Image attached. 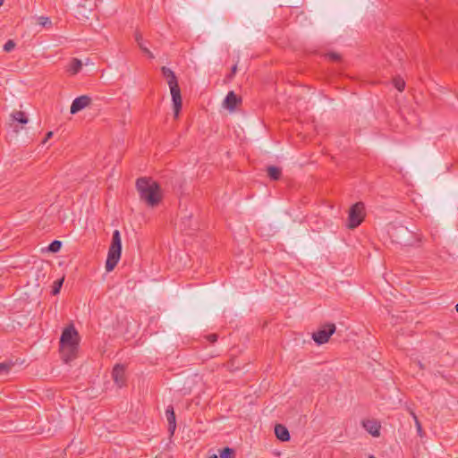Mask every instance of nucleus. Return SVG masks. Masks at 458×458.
<instances>
[{"mask_svg":"<svg viewBox=\"0 0 458 458\" xmlns=\"http://www.w3.org/2000/svg\"><path fill=\"white\" fill-rule=\"evenodd\" d=\"M112 378L118 387L121 388L125 386V367L122 364H116L112 370Z\"/></svg>","mask_w":458,"mask_h":458,"instance_id":"6e6552de","label":"nucleus"},{"mask_svg":"<svg viewBox=\"0 0 458 458\" xmlns=\"http://www.w3.org/2000/svg\"><path fill=\"white\" fill-rule=\"evenodd\" d=\"M15 46H16L15 42L13 39H9L5 42L3 48H4V51L9 53L14 49Z\"/></svg>","mask_w":458,"mask_h":458,"instance_id":"a878e982","label":"nucleus"},{"mask_svg":"<svg viewBox=\"0 0 458 458\" xmlns=\"http://www.w3.org/2000/svg\"><path fill=\"white\" fill-rule=\"evenodd\" d=\"M37 20H38V24L41 25L42 27L48 28V27H51V25H52V22L48 17L39 16V17H38Z\"/></svg>","mask_w":458,"mask_h":458,"instance_id":"5701e85b","label":"nucleus"},{"mask_svg":"<svg viewBox=\"0 0 458 458\" xmlns=\"http://www.w3.org/2000/svg\"><path fill=\"white\" fill-rule=\"evenodd\" d=\"M53 136V131H48L47 134H46V137L44 139V140L42 141V143H46L51 137Z\"/></svg>","mask_w":458,"mask_h":458,"instance_id":"7c9ffc66","label":"nucleus"},{"mask_svg":"<svg viewBox=\"0 0 458 458\" xmlns=\"http://www.w3.org/2000/svg\"><path fill=\"white\" fill-rule=\"evenodd\" d=\"M275 434H276V437L283 442L289 441L291 438L289 430L287 429V428L285 426H284L282 424L276 425Z\"/></svg>","mask_w":458,"mask_h":458,"instance_id":"f8f14e48","label":"nucleus"},{"mask_svg":"<svg viewBox=\"0 0 458 458\" xmlns=\"http://www.w3.org/2000/svg\"><path fill=\"white\" fill-rule=\"evenodd\" d=\"M85 3H87L86 0H84ZM89 7V4H79L77 8L80 9V8H88Z\"/></svg>","mask_w":458,"mask_h":458,"instance_id":"2f4dec72","label":"nucleus"},{"mask_svg":"<svg viewBox=\"0 0 458 458\" xmlns=\"http://www.w3.org/2000/svg\"><path fill=\"white\" fill-rule=\"evenodd\" d=\"M64 278L62 277L60 279H57L54 282V284L52 286V291H51V293L53 295H57L60 291H61V288L63 286V284H64Z\"/></svg>","mask_w":458,"mask_h":458,"instance_id":"4be33fe9","label":"nucleus"},{"mask_svg":"<svg viewBox=\"0 0 458 458\" xmlns=\"http://www.w3.org/2000/svg\"><path fill=\"white\" fill-rule=\"evenodd\" d=\"M79 343V333L74 326L71 324L63 330L60 337V346L66 363L75 357Z\"/></svg>","mask_w":458,"mask_h":458,"instance_id":"f03ea898","label":"nucleus"},{"mask_svg":"<svg viewBox=\"0 0 458 458\" xmlns=\"http://www.w3.org/2000/svg\"><path fill=\"white\" fill-rule=\"evenodd\" d=\"M335 332V324H327L312 333V339L318 345L324 344L328 342L330 336Z\"/></svg>","mask_w":458,"mask_h":458,"instance_id":"423d86ee","label":"nucleus"},{"mask_svg":"<svg viewBox=\"0 0 458 458\" xmlns=\"http://www.w3.org/2000/svg\"><path fill=\"white\" fill-rule=\"evenodd\" d=\"M365 206L362 202H357L350 208L347 226L350 229L358 227L365 217Z\"/></svg>","mask_w":458,"mask_h":458,"instance_id":"39448f33","label":"nucleus"},{"mask_svg":"<svg viewBox=\"0 0 458 458\" xmlns=\"http://www.w3.org/2000/svg\"><path fill=\"white\" fill-rule=\"evenodd\" d=\"M136 188L140 193V199L148 206L156 207L161 200L159 184L145 177L139 178L136 182Z\"/></svg>","mask_w":458,"mask_h":458,"instance_id":"f257e3e1","label":"nucleus"},{"mask_svg":"<svg viewBox=\"0 0 458 458\" xmlns=\"http://www.w3.org/2000/svg\"><path fill=\"white\" fill-rule=\"evenodd\" d=\"M122 254V240L119 230H114L112 235L111 244L108 249L107 259L106 261V272H111L114 269L117 263L121 259Z\"/></svg>","mask_w":458,"mask_h":458,"instance_id":"7ed1b4c3","label":"nucleus"},{"mask_svg":"<svg viewBox=\"0 0 458 458\" xmlns=\"http://www.w3.org/2000/svg\"><path fill=\"white\" fill-rule=\"evenodd\" d=\"M81 67H82L81 61L77 58H73L71 62L70 72L72 74H76L81 71Z\"/></svg>","mask_w":458,"mask_h":458,"instance_id":"a211bd4d","label":"nucleus"},{"mask_svg":"<svg viewBox=\"0 0 458 458\" xmlns=\"http://www.w3.org/2000/svg\"><path fill=\"white\" fill-rule=\"evenodd\" d=\"M220 458H235V451L231 447H225L220 450Z\"/></svg>","mask_w":458,"mask_h":458,"instance_id":"aec40b11","label":"nucleus"},{"mask_svg":"<svg viewBox=\"0 0 458 458\" xmlns=\"http://www.w3.org/2000/svg\"><path fill=\"white\" fill-rule=\"evenodd\" d=\"M267 174L269 178L273 181H277L280 179L282 174V170L280 167L275 165H269L267 168Z\"/></svg>","mask_w":458,"mask_h":458,"instance_id":"2eb2a0df","label":"nucleus"},{"mask_svg":"<svg viewBox=\"0 0 458 458\" xmlns=\"http://www.w3.org/2000/svg\"><path fill=\"white\" fill-rule=\"evenodd\" d=\"M135 40L139 46V47L145 53L147 54L150 58H154V55L153 54L149 51V49L144 45L143 43V38H142V36L141 34H140L139 32H136L135 34Z\"/></svg>","mask_w":458,"mask_h":458,"instance_id":"dca6fc26","label":"nucleus"},{"mask_svg":"<svg viewBox=\"0 0 458 458\" xmlns=\"http://www.w3.org/2000/svg\"><path fill=\"white\" fill-rule=\"evenodd\" d=\"M208 458H218L216 454H213L211 456H209Z\"/></svg>","mask_w":458,"mask_h":458,"instance_id":"72a5a7b5","label":"nucleus"},{"mask_svg":"<svg viewBox=\"0 0 458 458\" xmlns=\"http://www.w3.org/2000/svg\"><path fill=\"white\" fill-rule=\"evenodd\" d=\"M91 102V98L87 95H82L76 98L70 107V113L72 114H75L78 112L81 111L85 107H87Z\"/></svg>","mask_w":458,"mask_h":458,"instance_id":"1a4fd4ad","label":"nucleus"},{"mask_svg":"<svg viewBox=\"0 0 458 458\" xmlns=\"http://www.w3.org/2000/svg\"><path fill=\"white\" fill-rule=\"evenodd\" d=\"M92 6H93V5L89 4V7H88L87 9L90 12V11L92 10Z\"/></svg>","mask_w":458,"mask_h":458,"instance_id":"473e14b6","label":"nucleus"},{"mask_svg":"<svg viewBox=\"0 0 458 458\" xmlns=\"http://www.w3.org/2000/svg\"><path fill=\"white\" fill-rule=\"evenodd\" d=\"M328 56L330 59H332L334 61H338L340 59V55L336 53H329Z\"/></svg>","mask_w":458,"mask_h":458,"instance_id":"c85d7f7f","label":"nucleus"},{"mask_svg":"<svg viewBox=\"0 0 458 458\" xmlns=\"http://www.w3.org/2000/svg\"><path fill=\"white\" fill-rule=\"evenodd\" d=\"M165 416L168 422V431L170 435L173 436L176 428V418L172 405L167 406L165 410Z\"/></svg>","mask_w":458,"mask_h":458,"instance_id":"9b49d317","label":"nucleus"},{"mask_svg":"<svg viewBox=\"0 0 458 458\" xmlns=\"http://www.w3.org/2000/svg\"><path fill=\"white\" fill-rule=\"evenodd\" d=\"M363 427L365 429L371 434L373 437H378L380 432V425L377 424V422L374 420H366L363 421Z\"/></svg>","mask_w":458,"mask_h":458,"instance_id":"ddd939ff","label":"nucleus"},{"mask_svg":"<svg viewBox=\"0 0 458 458\" xmlns=\"http://www.w3.org/2000/svg\"><path fill=\"white\" fill-rule=\"evenodd\" d=\"M393 242L401 245H409L412 240V232L402 225H393L388 229Z\"/></svg>","mask_w":458,"mask_h":458,"instance_id":"20e7f679","label":"nucleus"},{"mask_svg":"<svg viewBox=\"0 0 458 458\" xmlns=\"http://www.w3.org/2000/svg\"><path fill=\"white\" fill-rule=\"evenodd\" d=\"M240 103H242L241 97L237 96L233 91H229L224 99L223 106L225 108L233 111Z\"/></svg>","mask_w":458,"mask_h":458,"instance_id":"9d476101","label":"nucleus"},{"mask_svg":"<svg viewBox=\"0 0 458 458\" xmlns=\"http://www.w3.org/2000/svg\"><path fill=\"white\" fill-rule=\"evenodd\" d=\"M29 123L26 114L22 111H13L10 114L9 126L16 133L23 129L24 125Z\"/></svg>","mask_w":458,"mask_h":458,"instance_id":"0eeeda50","label":"nucleus"},{"mask_svg":"<svg viewBox=\"0 0 458 458\" xmlns=\"http://www.w3.org/2000/svg\"><path fill=\"white\" fill-rule=\"evenodd\" d=\"M411 415H412V417L414 419V421H415V426H416V428H417V432H418L420 437H422L423 436V430H422L421 423L420 422L418 417L416 416V414L414 412H411Z\"/></svg>","mask_w":458,"mask_h":458,"instance_id":"393cba45","label":"nucleus"},{"mask_svg":"<svg viewBox=\"0 0 458 458\" xmlns=\"http://www.w3.org/2000/svg\"><path fill=\"white\" fill-rule=\"evenodd\" d=\"M236 72H237V64H234V65L232 67V69H231V72H230V74L228 75V78H229V79H232V78L235 75Z\"/></svg>","mask_w":458,"mask_h":458,"instance_id":"c756f323","label":"nucleus"},{"mask_svg":"<svg viewBox=\"0 0 458 458\" xmlns=\"http://www.w3.org/2000/svg\"><path fill=\"white\" fill-rule=\"evenodd\" d=\"M208 340L210 342V343H215L216 342L217 340V335L216 334H211V335H208L207 336Z\"/></svg>","mask_w":458,"mask_h":458,"instance_id":"cd10ccee","label":"nucleus"},{"mask_svg":"<svg viewBox=\"0 0 458 458\" xmlns=\"http://www.w3.org/2000/svg\"><path fill=\"white\" fill-rule=\"evenodd\" d=\"M394 87L399 90V91H403L405 88V82L403 79L401 78H395L394 79Z\"/></svg>","mask_w":458,"mask_h":458,"instance_id":"b1692460","label":"nucleus"},{"mask_svg":"<svg viewBox=\"0 0 458 458\" xmlns=\"http://www.w3.org/2000/svg\"><path fill=\"white\" fill-rule=\"evenodd\" d=\"M455 310L458 313V303L455 305Z\"/></svg>","mask_w":458,"mask_h":458,"instance_id":"f704fd0d","label":"nucleus"},{"mask_svg":"<svg viewBox=\"0 0 458 458\" xmlns=\"http://www.w3.org/2000/svg\"><path fill=\"white\" fill-rule=\"evenodd\" d=\"M168 86L170 88V92H171L172 98L176 96V95H178L179 93H181V89H180V87L178 85V82L171 84V85H168Z\"/></svg>","mask_w":458,"mask_h":458,"instance_id":"bb28decb","label":"nucleus"},{"mask_svg":"<svg viewBox=\"0 0 458 458\" xmlns=\"http://www.w3.org/2000/svg\"><path fill=\"white\" fill-rule=\"evenodd\" d=\"M63 242L58 240L53 241L47 247V250L52 253L58 252L62 248Z\"/></svg>","mask_w":458,"mask_h":458,"instance_id":"412c9836","label":"nucleus"},{"mask_svg":"<svg viewBox=\"0 0 458 458\" xmlns=\"http://www.w3.org/2000/svg\"><path fill=\"white\" fill-rule=\"evenodd\" d=\"M161 72L162 75L166 79L168 85L178 82L174 72L170 68L163 66Z\"/></svg>","mask_w":458,"mask_h":458,"instance_id":"4468645a","label":"nucleus"},{"mask_svg":"<svg viewBox=\"0 0 458 458\" xmlns=\"http://www.w3.org/2000/svg\"><path fill=\"white\" fill-rule=\"evenodd\" d=\"M369 458H376L374 455H370Z\"/></svg>","mask_w":458,"mask_h":458,"instance_id":"e433bc0d","label":"nucleus"},{"mask_svg":"<svg viewBox=\"0 0 458 458\" xmlns=\"http://www.w3.org/2000/svg\"><path fill=\"white\" fill-rule=\"evenodd\" d=\"M173 105H174V116L178 117L179 113L182 109V96L181 93L172 98Z\"/></svg>","mask_w":458,"mask_h":458,"instance_id":"f3484780","label":"nucleus"},{"mask_svg":"<svg viewBox=\"0 0 458 458\" xmlns=\"http://www.w3.org/2000/svg\"><path fill=\"white\" fill-rule=\"evenodd\" d=\"M4 4V0H0V6H2Z\"/></svg>","mask_w":458,"mask_h":458,"instance_id":"c9c22d12","label":"nucleus"},{"mask_svg":"<svg viewBox=\"0 0 458 458\" xmlns=\"http://www.w3.org/2000/svg\"><path fill=\"white\" fill-rule=\"evenodd\" d=\"M14 363L12 361H4L0 363V376H6L13 367Z\"/></svg>","mask_w":458,"mask_h":458,"instance_id":"6ab92c4d","label":"nucleus"}]
</instances>
